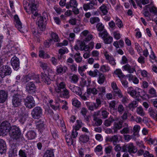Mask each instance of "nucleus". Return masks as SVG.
<instances>
[{"label": "nucleus", "mask_w": 157, "mask_h": 157, "mask_svg": "<svg viewBox=\"0 0 157 157\" xmlns=\"http://www.w3.org/2000/svg\"><path fill=\"white\" fill-rule=\"evenodd\" d=\"M104 43L105 44H111L113 40V38L112 37L108 36L103 39Z\"/></svg>", "instance_id": "37998d69"}, {"label": "nucleus", "mask_w": 157, "mask_h": 157, "mask_svg": "<svg viewBox=\"0 0 157 157\" xmlns=\"http://www.w3.org/2000/svg\"><path fill=\"white\" fill-rule=\"evenodd\" d=\"M123 68L125 70L128 71V72L130 73H133L135 71L134 67L131 66L128 64L123 66Z\"/></svg>", "instance_id": "cd10ccee"}, {"label": "nucleus", "mask_w": 157, "mask_h": 157, "mask_svg": "<svg viewBox=\"0 0 157 157\" xmlns=\"http://www.w3.org/2000/svg\"><path fill=\"white\" fill-rule=\"evenodd\" d=\"M100 37H101L103 39L108 36V33L105 30H104L102 32H100L99 33Z\"/></svg>", "instance_id": "5fc2aeb1"}, {"label": "nucleus", "mask_w": 157, "mask_h": 157, "mask_svg": "<svg viewBox=\"0 0 157 157\" xmlns=\"http://www.w3.org/2000/svg\"><path fill=\"white\" fill-rule=\"evenodd\" d=\"M50 75L48 74V76L45 73H41V77L42 81H43L47 85L51 83V80L50 79Z\"/></svg>", "instance_id": "f3484780"}, {"label": "nucleus", "mask_w": 157, "mask_h": 157, "mask_svg": "<svg viewBox=\"0 0 157 157\" xmlns=\"http://www.w3.org/2000/svg\"><path fill=\"white\" fill-rule=\"evenodd\" d=\"M42 115V109L39 107L34 108L31 112V115L33 118L34 119L40 118Z\"/></svg>", "instance_id": "0eeeda50"}, {"label": "nucleus", "mask_w": 157, "mask_h": 157, "mask_svg": "<svg viewBox=\"0 0 157 157\" xmlns=\"http://www.w3.org/2000/svg\"><path fill=\"white\" fill-rule=\"evenodd\" d=\"M88 112L87 109L85 107H83L81 109L80 113L83 116H86Z\"/></svg>", "instance_id": "e2e57ef3"}, {"label": "nucleus", "mask_w": 157, "mask_h": 157, "mask_svg": "<svg viewBox=\"0 0 157 157\" xmlns=\"http://www.w3.org/2000/svg\"><path fill=\"white\" fill-rule=\"evenodd\" d=\"M123 123V121L121 120L118 122H115L114 123L113 130L114 133H117V130H119L122 128Z\"/></svg>", "instance_id": "a211bd4d"}, {"label": "nucleus", "mask_w": 157, "mask_h": 157, "mask_svg": "<svg viewBox=\"0 0 157 157\" xmlns=\"http://www.w3.org/2000/svg\"><path fill=\"white\" fill-rule=\"evenodd\" d=\"M56 86L55 87V90L57 93L60 92L61 90L66 88L65 83L62 81L61 78H58L56 80Z\"/></svg>", "instance_id": "20e7f679"}, {"label": "nucleus", "mask_w": 157, "mask_h": 157, "mask_svg": "<svg viewBox=\"0 0 157 157\" xmlns=\"http://www.w3.org/2000/svg\"><path fill=\"white\" fill-rule=\"evenodd\" d=\"M138 102L136 101H133L131 103L129 104L128 105V108L129 109L132 111H133V109L137 107V104Z\"/></svg>", "instance_id": "58836bf2"}, {"label": "nucleus", "mask_w": 157, "mask_h": 157, "mask_svg": "<svg viewBox=\"0 0 157 157\" xmlns=\"http://www.w3.org/2000/svg\"><path fill=\"white\" fill-rule=\"evenodd\" d=\"M140 91H138V94H137L136 91L133 90L132 87H129L128 89L127 92L129 94L132 96L134 98H137L139 96L142 97L143 96H144L145 94V93L144 91L141 90H139Z\"/></svg>", "instance_id": "6e6552de"}, {"label": "nucleus", "mask_w": 157, "mask_h": 157, "mask_svg": "<svg viewBox=\"0 0 157 157\" xmlns=\"http://www.w3.org/2000/svg\"><path fill=\"white\" fill-rule=\"evenodd\" d=\"M111 86L113 90L112 92L114 95L117 96L120 98L123 97V94L121 90L118 88L115 82H112Z\"/></svg>", "instance_id": "9d476101"}, {"label": "nucleus", "mask_w": 157, "mask_h": 157, "mask_svg": "<svg viewBox=\"0 0 157 157\" xmlns=\"http://www.w3.org/2000/svg\"><path fill=\"white\" fill-rule=\"evenodd\" d=\"M105 140L107 142H112L113 144L115 145L119 142L118 136L114 135L111 136H108L106 138Z\"/></svg>", "instance_id": "2eb2a0df"}, {"label": "nucleus", "mask_w": 157, "mask_h": 157, "mask_svg": "<svg viewBox=\"0 0 157 157\" xmlns=\"http://www.w3.org/2000/svg\"><path fill=\"white\" fill-rule=\"evenodd\" d=\"M64 101H65V100H61L59 98H58L56 100L55 105H53L51 104V106L54 109L56 110L59 107L60 105L59 104V103H60L62 104H63V103H64Z\"/></svg>", "instance_id": "4be33fe9"}, {"label": "nucleus", "mask_w": 157, "mask_h": 157, "mask_svg": "<svg viewBox=\"0 0 157 157\" xmlns=\"http://www.w3.org/2000/svg\"><path fill=\"white\" fill-rule=\"evenodd\" d=\"M32 79L34 80V81L36 83L40 82V78L39 75H37L32 76L31 77V80Z\"/></svg>", "instance_id": "4d7b16f0"}, {"label": "nucleus", "mask_w": 157, "mask_h": 157, "mask_svg": "<svg viewBox=\"0 0 157 157\" xmlns=\"http://www.w3.org/2000/svg\"><path fill=\"white\" fill-rule=\"evenodd\" d=\"M98 93L99 92V95H104L106 92L105 88V87L102 86L100 87H98Z\"/></svg>", "instance_id": "de8ad7c7"}, {"label": "nucleus", "mask_w": 157, "mask_h": 157, "mask_svg": "<svg viewBox=\"0 0 157 157\" xmlns=\"http://www.w3.org/2000/svg\"><path fill=\"white\" fill-rule=\"evenodd\" d=\"M93 119L95 122V125L97 126L101 125L102 123V121L101 119L98 118H93Z\"/></svg>", "instance_id": "603ef678"}, {"label": "nucleus", "mask_w": 157, "mask_h": 157, "mask_svg": "<svg viewBox=\"0 0 157 157\" xmlns=\"http://www.w3.org/2000/svg\"><path fill=\"white\" fill-rule=\"evenodd\" d=\"M60 94V95L61 97L64 98L68 99L70 96V94L69 90L65 88L60 91V92L58 93Z\"/></svg>", "instance_id": "6ab92c4d"}, {"label": "nucleus", "mask_w": 157, "mask_h": 157, "mask_svg": "<svg viewBox=\"0 0 157 157\" xmlns=\"http://www.w3.org/2000/svg\"><path fill=\"white\" fill-rule=\"evenodd\" d=\"M115 21L116 25L119 28H121L123 26L122 21L117 17H116Z\"/></svg>", "instance_id": "8fccbe9b"}, {"label": "nucleus", "mask_w": 157, "mask_h": 157, "mask_svg": "<svg viewBox=\"0 0 157 157\" xmlns=\"http://www.w3.org/2000/svg\"><path fill=\"white\" fill-rule=\"evenodd\" d=\"M66 140L68 145H71L73 143L72 138L70 136H66Z\"/></svg>", "instance_id": "6e6d98bb"}, {"label": "nucleus", "mask_w": 157, "mask_h": 157, "mask_svg": "<svg viewBox=\"0 0 157 157\" xmlns=\"http://www.w3.org/2000/svg\"><path fill=\"white\" fill-rule=\"evenodd\" d=\"M74 57L76 62L77 63H80L82 61V58L80 56V53H76L74 55Z\"/></svg>", "instance_id": "ea45409f"}, {"label": "nucleus", "mask_w": 157, "mask_h": 157, "mask_svg": "<svg viewBox=\"0 0 157 157\" xmlns=\"http://www.w3.org/2000/svg\"><path fill=\"white\" fill-rule=\"evenodd\" d=\"M43 157H54L53 150H47L44 153Z\"/></svg>", "instance_id": "e433bc0d"}, {"label": "nucleus", "mask_w": 157, "mask_h": 157, "mask_svg": "<svg viewBox=\"0 0 157 157\" xmlns=\"http://www.w3.org/2000/svg\"><path fill=\"white\" fill-rule=\"evenodd\" d=\"M87 93L88 94H92L94 95H96L98 94V89L94 87L89 88L87 89Z\"/></svg>", "instance_id": "7c9ffc66"}, {"label": "nucleus", "mask_w": 157, "mask_h": 157, "mask_svg": "<svg viewBox=\"0 0 157 157\" xmlns=\"http://www.w3.org/2000/svg\"><path fill=\"white\" fill-rule=\"evenodd\" d=\"M114 73L118 76L121 80L122 79L125 77V75L123 74L121 71L120 69H116L114 71Z\"/></svg>", "instance_id": "c9c22d12"}, {"label": "nucleus", "mask_w": 157, "mask_h": 157, "mask_svg": "<svg viewBox=\"0 0 157 157\" xmlns=\"http://www.w3.org/2000/svg\"><path fill=\"white\" fill-rule=\"evenodd\" d=\"M29 113L28 112L26 111H24V112L22 113V116L21 117L20 121L22 123H24L26 120V118L28 117Z\"/></svg>", "instance_id": "4c0bfd02"}, {"label": "nucleus", "mask_w": 157, "mask_h": 157, "mask_svg": "<svg viewBox=\"0 0 157 157\" xmlns=\"http://www.w3.org/2000/svg\"><path fill=\"white\" fill-rule=\"evenodd\" d=\"M8 94L7 92L4 90H0V103H3L7 100Z\"/></svg>", "instance_id": "dca6fc26"}, {"label": "nucleus", "mask_w": 157, "mask_h": 157, "mask_svg": "<svg viewBox=\"0 0 157 157\" xmlns=\"http://www.w3.org/2000/svg\"><path fill=\"white\" fill-rule=\"evenodd\" d=\"M100 9L103 14H107L108 10H107V7L105 5L103 4L100 7Z\"/></svg>", "instance_id": "864d4df0"}, {"label": "nucleus", "mask_w": 157, "mask_h": 157, "mask_svg": "<svg viewBox=\"0 0 157 157\" xmlns=\"http://www.w3.org/2000/svg\"><path fill=\"white\" fill-rule=\"evenodd\" d=\"M51 36L52 38L50 39H52V41L53 42H56L59 41V39L58 35L52 32L51 33Z\"/></svg>", "instance_id": "f704fd0d"}, {"label": "nucleus", "mask_w": 157, "mask_h": 157, "mask_svg": "<svg viewBox=\"0 0 157 157\" xmlns=\"http://www.w3.org/2000/svg\"><path fill=\"white\" fill-rule=\"evenodd\" d=\"M148 112L150 116L157 121V111L151 108L149 109Z\"/></svg>", "instance_id": "c756f323"}, {"label": "nucleus", "mask_w": 157, "mask_h": 157, "mask_svg": "<svg viewBox=\"0 0 157 157\" xmlns=\"http://www.w3.org/2000/svg\"><path fill=\"white\" fill-rule=\"evenodd\" d=\"M114 38L116 40H118L121 38L120 34L118 31H115L113 33Z\"/></svg>", "instance_id": "bf43d9fd"}, {"label": "nucleus", "mask_w": 157, "mask_h": 157, "mask_svg": "<svg viewBox=\"0 0 157 157\" xmlns=\"http://www.w3.org/2000/svg\"><path fill=\"white\" fill-rule=\"evenodd\" d=\"M11 65L15 70H17L19 68L20 62L18 58L13 57L11 59Z\"/></svg>", "instance_id": "4468645a"}, {"label": "nucleus", "mask_w": 157, "mask_h": 157, "mask_svg": "<svg viewBox=\"0 0 157 157\" xmlns=\"http://www.w3.org/2000/svg\"><path fill=\"white\" fill-rule=\"evenodd\" d=\"M140 129V126L138 125H135L133 129V135L136 136L139 132Z\"/></svg>", "instance_id": "49530a36"}, {"label": "nucleus", "mask_w": 157, "mask_h": 157, "mask_svg": "<svg viewBox=\"0 0 157 157\" xmlns=\"http://www.w3.org/2000/svg\"><path fill=\"white\" fill-rule=\"evenodd\" d=\"M36 136L35 132L33 131H31L28 132L26 134L27 138L29 140H32L34 139Z\"/></svg>", "instance_id": "2f4dec72"}, {"label": "nucleus", "mask_w": 157, "mask_h": 157, "mask_svg": "<svg viewBox=\"0 0 157 157\" xmlns=\"http://www.w3.org/2000/svg\"><path fill=\"white\" fill-rule=\"evenodd\" d=\"M21 134L20 130L17 128H11L10 131V137L13 140H19L21 136Z\"/></svg>", "instance_id": "7ed1b4c3"}, {"label": "nucleus", "mask_w": 157, "mask_h": 157, "mask_svg": "<svg viewBox=\"0 0 157 157\" xmlns=\"http://www.w3.org/2000/svg\"><path fill=\"white\" fill-rule=\"evenodd\" d=\"M6 145L5 142L2 140H0V153L2 154L6 151Z\"/></svg>", "instance_id": "a878e982"}, {"label": "nucleus", "mask_w": 157, "mask_h": 157, "mask_svg": "<svg viewBox=\"0 0 157 157\" xmlns=\"http://www.w3.org/2000/svg\"><path fill=\"white\" fill-rule=\"evenodd\" d=\"M89 140V136L85 134L81 135L79 137V141L83 143H86Z\"/></svg>", "instance_id": "c85d7f7f"}, {"label": "nucleus", "mask_w": 157, "mask_h": 157, "mask_svg": "<svg viewBox=\"0 0 157 157\" xmlns=\"http://www.w3.org/2000/svg\"><path fill=\"white\" fill-rule=\"evenodd\" d=\"M113 147L111 146L106 147L105 148V153L107 154H110L112 151Z\"/></svg>", "instance_id": "338daca9"}, {"label": "nucleus", "mask_w": 157, "mask_h": 157, "mask_svg": "<svg viewBox=\"0 0 157 157\" xmlns=\"http://www.w3.org/2000/svg\"><path fill=\"white\" fill-rule=\"evenodd\" d=\"M130 132L129 127H124L120 131L122 134L129 133Z\"/></svg>", "instance_id": "774afa93"}, {"label": "nucleus", "mask_w": 157, "mask_h": 157, "mask_svg": "<svg viewBox=\"0 0 157 157\" xmlns=\"http://www.w3.org/2000/svg\"><path fill=\"white\" fill-rule=\"evenodd\" d=\"M39 56L40 57L46 59L49 57V56L48 54L45 53L42 50L39 51Z\"/></svg>", "instance_id": "a18cd8bd"}, {"label": "nucleus", "mask_w": 157, "mask_h": 157, "mask_svg": "<svg viewBox=\"0 0 157 157\" xmlns=\"http://www.w3.org/2000/svg\"><path fill=\"white\" fill-rule=\"evenodd\" d=\"M136 112L140 116H143L145 115V112L141 107H138L137 108Z\"/></svg>", "instance_id": "09e8293b"}, {"label": "nucleus", "mask_w": 157, "mask_h": 157, "mask_svg": "<svg viewBox=\"0 0 157 157\" xmlns=\"http://www.w3.org/2000/svg\"><path fill=\"white\" fill-rule=\"evenodd\" d=\"M36 126L38 130L42 132L45 128V124H44V119H42L36 121Z\"/></svg>", "instance_id": "ddd939ff"}, {"label": "nucleus", "mask_w": 157, "mask_h": 157, "mask_svg": "<svg viewBox=\"0 0 157 157\" xmlns=\"http://www.w3.org/2000/svg\"><path fill=\"white\" fill-rule=\"evenodd\" d=\"M101 116L103 119H105L108 117L109 113L105 110H101Z\"/></svg>", "instance_id": "3c124183"}, {"label": "nucleus", "mask_w": 157, "mask_h": 157, "mask_svg": "<svg viewBox=\"0 0 157 157\" xmlns=\"http://www.w3.org/2000/svg\"><path fill=\"white\" fill-rule=\"evenodd\" d=\"M14 18L15 20V26L18 29L20 32H22V31L21 30L22 29V24L19 18L17 15H15L14 17Z\"/></svg>", "instance_id": "aec40b11"}, {"label": "nucleus", "mask_w": 157, "mask_h": 157, "mask_svg": "<svg viewBox=\"0 0 157 157\" xmlns=\"http://www.w3.org/2000/svg\"><path fill=\"white\" fill-rule=\"evenodd\" d=\"M73 92L78 95L82 94V92L80 88L77 86L75 87V91Z\"/></svg>", "instance_id": "69168bd1"}, {"label": "nucleus", "mask_w": 157, "mask_h": 157, "mask_svg": "<svg viewBox=\"0 0 157 157\" xmlns=\"http://www.w3.org/2000/svg\"><path fill=\"white\" fill-rule=\"evenodd\" d=\"M34 82L33 81H30L26 84L25 90L29 94H33L35 92L36 86Z\"/></svg>", "instance_id": "f8f14e48"}, {"label": "nucleus", "mask_w": 157, "mask_h": 157, "mask_svg": "<svg viewBox=\"0 0 157 157\" xmlns=\"http://www.w3.org/2000/svg\"><path fill=\"white\" fill-rule=\"evenodd\" d=\"M147 8H149V10L150 12L152 13L154 15L157 16V8L155 6L150 7V5H146L144 8V10H147Z\"/></svg>", "instance_id": "b1692460"}, {"label": "nucleus", "mask_w": 157, "mask_h": 157, "mask_svg": "<svg viewBox=\"0 0 157 157\" xmlns=\"http://www.w3.org/2000/svg\"><path fill=\"white\" fill-rule=\"evenodd\" d=\"M78 3L76 0H70V2L66 4V8L69 9L70 7L75 8L77 7Z\"/></svg>", "instance_id": "5701e85b"}, {"label": "nucleus", "mask_w": 157, "mask_h": 157, "mask_svg": "<svg viewBox=\"0 0 157 157\" xmlns=\"http://www.w3.org/2000/svg\"><path fill=\"white\" fill-rule=\"evenodd\" d=\"M11 126L9 122L6 121L3 122L0 126V135L5 136L10 132Z\"/></svg>", "instance_id": "f257e3e1"}, {"label": "nucleus", "mask_w": 157, "mask_h": 157, "mask_svg": "<svg viewBox=\"0 0 157 157\" xmlns=\"http://www.w3.org/2000/svg\"><path fill=\"white\" fill-rule=\"evenodd\" d=\"M56 72L58 74H60L62 73H65L67 70V67H63L61 65H59L56 67Z\"/></svg>", "instance_id": "393cba45"}, {"label": "nucleus", "mask_w": 157, "mask_h": 157, "mask_svg": "<svg viewBox=\"0 0 157 157\" xmlns=\"http://www.w3.org/2000/svg\"><path fill=\"white\" fill-rule=\"evenodd\" d=\"M86 104L88 109L90 110L93 111L94 109H98L96 107V105L94 102L90 103L87 102H86Z\"/></svg>", "instance_id": "bb28decb"}, {"label": "nucleus", "mask_w": 157, "mask_h": 157, "mask_svg": "<svg viewBox=\"0 0 157 157\" xmlns=\"http://www.w3.org/2000/svg\"><path fill=\"white\" fill-rule=\"evenodd\" d=\"M27 10L28 11H30L29 12H28V13H31L33 15V16H32V17L33 19H35V17L39 15L37 12V8L36 5V4L34 3L30 4Z\"/></svg>", "instance_id": "9b49d317"}, {"label": "nucleus", "mask_w": 157, "mask_h": 157, "mask_svg": "<svg viewBox=\"0 0 157 157\" xmlns=\"http://www.w3.org/2000/svg\"><path fill=\"white\" fill-rule=\"evenodd\" d=\"M128 151L131 153H135L137 151L136 148L134 145L132 143H130L127 145Z\"/></svg>", "instance_id": "412c9836"}, {"label": "nucleus", "mask_w": 157, "mask_h": 157, "mask_svg": "<svg viewBox=\"0 0 157 157\" xmlns=\"http://www.w3.org/2000/svg\"><path fill=\"white\" fill-rule=\"evenodd\" d=\"M37 17V24L38 25V31H43L45 30L46 24L47 19L45 17L41 16L38 14Z\"/></svg>", "instance_id": "f03ea898"}, {"label": "nucleus", "mask_w": 157, "mask_h": 157, "mask_svg": "<svg viewBox=\"0 0 157 157\" xmlns=\"http://www.w3.org/2000/svg\"><path fill=\"white\" fill-rule=\"evenodd\" d=\"M98 71L97 69H95L94 71H90L88 72V73L90 76L94 77L98 76Z\"/></svg>", "instance_id": "79ce46f5"}, {"label": "nucleus", "mask_w": 157, "mask_h": 157, "mask_svg": "<svg viewBox=\"0 0 157 157\" xmlns=\"http://www.w3.org/2000/svg\"><path fill=\"white\" fill-rule=\"evenodd\" d=\"M72 102L73 105L77 108H79L81 107V102L75 98L72 99Z\"/></svg>", "instance_id": "72a5a7b5"}, {"label": "nucleus", "mask_w": 157, "mask_h": 157, "mask_svg": "<svg viewBox=\"0 0 157 157\" xmlns=\"http://www.w3.org/2000/svg\"><path fill=\"white\" fill-rule=\"evenodd\" d=\"M11 73V69L8 66H3L0 68V76L2 78L10 75Z\"/></svg>", "instance_id": "1a4fd4ad"}, {"label": "nucleus", "mask_w": 157, "mask_h": 157, "mask_svg": "<svg viewBox=\"0 0 157 157\" xmlns=\"http://www.w3.org/2000/svg\"><path fill=\"white\" fill-rule=\"evenodd\" d=\"M52 39H49L44 43V45L46 48H48L51 44H53Z\"/></svg>", "instance_id": "680f3d73"}, {"label": "nucleus", "mask_w": 157, "mask_h": 157, "mask_svg": "<svg viewBox=\"0 0 157 157\" xmlns=\"http://www.w3.org/2000/svg\"><path fill=\"white\" fill-rule=\"evenodd\" d=\"M99 21L100 19L98 17H91L90 19V22L92 24L98 22Z\"/></svg>", "instance_id": "13d9d810"}, {"label": "nucleus", "mask_w": 157, "mask_h": 157, "mask_svg": "<svg viewBox=\"0 0 157 157\" xmlns=\"http://www.w3.org/2000/svg\"><path fill=\"white\" fill-rule=\"evenodd\" d=\"M98 83L100 84H103L105 80V78L104 75L101 73H99L98 75Z\"/></svg>", "instance_id": "473e14b6"}, {"label": "nucleus", "mask_w": 157, "mask_h": 157, "mask_svg": "<svg viewBox=\"0 0 157 157\" xmlns=\"http://www.w3.org/2000/svg\"><path fill=\"white\" fill-rule=\"evenodd\" d=\"M30 4L29 3L27 2L26 1H24L23 2V5L25 9L26 10L27 12H29V11H28V8H29Z\"/></svg>", "instance_id": "0e129e2a"}, {"label": "nucleus", "mask_w": 157, "mask_h": 157, "mask_svg": "<svg viewBox=\"0 0 157 157\" xmlns=\"http://www.w3.org/2000/svg\"><path fill=\"white\" fill-rule=\"evenodd\" d=\"M22 99L21 96L18 94L14 95L12 99L13 105L15 107H19L22 104Z\"/></svg>", "instance_id": "39448f33"}, {"label": "nucleus", "mask_w": 157, "mask_h": 157, "mask_svg": "<svg viewBox=\"0 0 157 157\" xmlns=\"http://www.w3.org/2000/svg\"><path fill=\"white\" fill-rule=\"evenodd\" d=\"M71 81L73 83H76L78 80V77L77 75L74 74L72 76H71L70 77Z\"/></svg>", "instance_id": "c03bdc74"}, {"label": "nucleus", "mask_w": 157, "mask_h": 157, "mask_svg": "<svg viewBox=\"0 0 157 157\" xmlns=\"http://www.w3.org/2000/svg\"><path fill=\"white\" fill-rule=\"evenodd\" d=\"M110 69V67L108 66L102 65L100 67V70L102 72H105L109 71Z\"/></svg>", "instance_id": "a19ab883"}, {"label": "nucleus", "mask_w": 157, "mask_h": 157, "mask_svg": "<svg viewBox=\"0 0 157 157\" xmlns=\"http://www.w3.org/2000/svg\"><path fill=\"white\" fill-rule=\"evenodd\" d=\"M24 100L25 106L31 109L35 105L34 99L31 96H27Z\"/></svg>", "instance_id": "423d86ee"}, {"label": "nucleus", "mask_w": 157, "mask_h": 157, "mask_svg": "<svg viewBox=\"0 0 157 157\" xmlns=\"http://www.w3.org/2000/svg\"><path fill=\"white\" fill-rule=\"evenodd\" d=\"M124 110V108L122 105L120 104L118 105L117 111L120 114H122Z\"/></svg>", "instance_id": "052dcab7"}]
</instances>
